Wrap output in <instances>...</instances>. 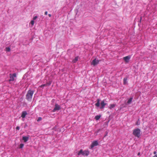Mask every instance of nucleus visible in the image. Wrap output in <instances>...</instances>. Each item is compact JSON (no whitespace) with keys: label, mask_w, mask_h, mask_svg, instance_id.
<instances>
[{"label":"nucleus","mask_w":157,"mask_h":157,"mask_svg":"<svg viewBox=\"0 0 157 157\" xmlns=\"http://www.w3.org/2000/svg\"><path fill=\"white\" fill-rule=\"evenodd\" d=\"M98 144L97 141H94L92 143L90 147V148L92 149L94 147L98 145Z\"/></svg>","instance_id":"39448f33"},{"label":"nucleus","mask_w":157,"mask_h":157,"mask_svg":"<svg viewBox=\"0 0 157 157\" xmlns=\"http://www.w3.org/2000/svg\"><path fill=\"white\" fill-rule=\"evenodd\" d=\"M127 78H124L123 79L124 84L125 85L127 83Z\"/></svg>","instance_id":"f3484780"},{"label":"nucleus","mask_w":157,"mask_h":157,"mask_svg":"<svg viewBox=\"0 0 157 157\" xmlns=\"http://www.w3.org/2000/svg\"><path fill=\"white\" fill-rule=\"evenodd\" d=\"M140 133L141 131L138 128L135 129L133 130V134L135 137L139 138L140 136Z\"/></svg>","instance_id":"f03ea898"},{"label":"nucleus","mask_w":157,"mask_h":157,"mask_svg":"<svg viewBox=\"0 0 157 157\" xmlns=\"http://www.w3.org/2000/svg\"><path fill=\"white\" fill-rule=\"evenodd\" d=\"M157 153V152L156 151H154L153 152V154L155 155H156V154Z\"/></svg>","instance_id":"bb28decb"},{"label":"nucleus","mask_w":157,"mask_h":157,"mask_svg":"<svg viewBox=\"0 0 157 157\" xmlns=\"http://www.w3.org/2000/svg\"><path fill=\"white\" fill-rule=\"evenodd\" d=\"M153 157H157V154L155 155Z\"/></svg>","instance_id":"c85d7f7f"},{"label":"nucleus","mask_w":157,"mask_h":157,"mask_svg":"<svg viewBox=\"0 0 157 157\" xmlns=\"http://www.w3.org/2000/svg\"><path fill=\"white\" fill-rule=\"evenodd\" d=\"M107 133L105 134V136H104V137H105V136L107 135Z\"/></svg>","instance_id":"7c9ffc66"},{"label":"nucleus","mask_w":157,"mask_h":157,"mask_svg":"<svg viewBox=\"0 0 157 157\" xmlns=\"http://www.w3.org/2000/svg\"><path fill=\"white\" fill-rule=\"evenodd\" d=\"M47 86V84H43V85H41L40 86V87H44L45 86Z\"/></svg>","instance_id":"b1692460"},{"label":"nucleus","mask_w":157,"mask_h":157,"mask_svg":"<svg viewBox=\"0 0 157 157\" xmlns=\"http://www.w3.org/2000/svg\"><path fill=\"white\" fill-rule=\"evenodd\" d=\"M19 129H20V127H19V126H17V127H16V130H19Z\"/></svg>","instance_id":"a878e982"},{"label":"nucleus","mask_w":157,"mask_h":157,"mask_svg":"<svg viewBox=\"0 0 157 157\" xmlns=\"http://www.w3.org/2000/svg\"><path fill=\"white\" fill-rule=\"evenodd\" d=\"M132 99L133 98L132 97H131L129 98L127 102V104H130L131 103Z\"/></svg>","instance_id":"dca6fc26"},{"label":"nucleus","mask_w":157,"mask_h":157,"mask_svg":"<svg viewBox=\"0 0 157 157\" xmlns=\"http://www.w3.org/2000/svg\"><path fill=\"white\" fill-rule=\"evenodd\" d=\"M116 106V104H111L109 105V108L110 109H112L113 108Z\"/></svg>","instance_id":"f8f14e48"},{"label":"nucleus","mask_w":157,"mask_h":157,"mask_svg":"<svg viewBox=\"0 0 157 157\" xmlns=\"http://www.w3.org/2000/svg\"><path fill=\"white\" fill-rule=\"evenodd\" d=\"M78 56L75 57V58L72 60V63H76V62L78 60Z\"/></svg>","instance_id":"2eb2a0df"},{"label":"nucleus","mask_w":157,"mask_h":157,"mask_svg":"<svg viewBox=\"0 0 157 157\" xmlns=\"http://www.w3.org/2000/svg\"><path fill=\"white\" fill-rule=\"evenodd\" d=\"M29 137L28 136H23L22 137V140L25 142H26L29 140Z\"/></svg>","instance_id":"9b49d317"},{"label":"nucleus","mask_w":157,"mask_h":157,"mask_svg":"<svg viewBox=\"0 0 157 157\" xmlns=\"http://www.w3.org/2000/svg\"><path fill=\"white\" fill-rule=\"evenodd\" d=\"M89 154V151L88 150H85L84 151L82 149L80 150V151L78 152V155H80L81 154L82 155L84 156H88Z\"/></svg>","instance_id":"7ed1b4c3"},{"label":"nucleus","mask_w":157,"mask_h":157,"mask_svg":"<svg viewBox=\"0 0 157 157\" xmlns=\"http://www.w3.org/2000/svg\"><path fill=\"white\" fill-rule=\"evenodd\" d=\"M33 91L31 90H29L26 95V99L28 101H31L32 99V96L33 95Z\"/></svg>","instance_id":"f257e3e1"},{"label":"nucleus","mask_w":157,"mask_h":157,"mask_svg":"<svg viewBox=\"0 0 157 157\" xmlns=\"http://www.w3.org/2000/svg\"><path fill=\"white\" fill-rule=\"evenodd\" d=\"M99 62V60L98 59H97L96 58H95L92 61L91 63L92 65H93L94 66L97 65L98 63Z\"/></svg>","instance_id":"20e7f679"},{"label":"nucleus","mask_w":157,"mask_h":157,"mask_svg":"<svg viewBox=\"0 0 157 157\" xmlns=\"http://www.w3.org/2000/svg\"><path fill=\"white\" fill-rule=\"evenodd\" d=\"M60 106L57 104L56 103L55 105V107L52 110V112H55L57 110H60Z\"/></svg>","instance_id":"423d86ee"},{"label":"nucleus","mask_w":157,"mask_h":157,"mask_svg":"<svg viewBox=\"0 0 157 157\" xmlns=\"http://www.w3.org/2000/svg\"><path fill=\"white\" fill-rule=\"evenodd\" d=\"M34 20H33L31 21L29 23V26L31 27H32L33 25H34Z\"/></svg>","instance_id":"4468645a"},{"label":"nucleus","mask_w":157,"mask_h":157,"mask_svg":"<svg viewBox=\"0 0 157 157\" xmlns=\"http://www.w3.org/2000/svg\"><path fill=\"white\" fill-rule=\"evenodd\" d=\"M16 76V75L15 73H14L12 75L10 74V78L9 80V81H13L14 80V78Z\"/></svg>","instance_id":"6e6552de"},{"label":"nucleus","mask_w":157,"mask_h":157,"mask_svg":"<svg viewBox=\"0 0 157 157\" xmlns=\"http://www.w3.org/2000/svg\"><path fill=\"white\" fill-rule=\"evenodd\" d=\"M38 17L37 16H34L33 17V20H36Z\"/></svg>","instance_id":"5701e85b"},{"label":"nucleus","mask_w":157,"mask_h":157,"mask_svg":"<svg viewBox=\"0 0 157 157\" xmlns=\"http://www.w3.org/2000/svg\"><path fill=\"white\" fill-rule=\"evenodd\" d=\"M52 83V81H49L48 82L46 83V84H47V86H49Z\"/></svg>","instance_id":"6ab92c4d"},{"label":"nucleus","mask_w":157,"mask_h":157,"mask_svg":"<svg viewBox=\"0 0 157 157\" xmlns=\"http://www.w3.org/2000/svg\"><path fill=\"white\" fill-rule=\"evenodd\" d=\"M42 118L41 117H38V119L37 120V121L39 122L42 120Z\"/></svg>","instance_id":"393cba45"},{"label":"nucleus","mask_w":157,"mask_h":157,"mask_svg":"<svg viewBox=\"0 0 157 157\" xmlns=\"http://www.w3.org/2000/svg\"><path fill=\"white\" fill-rule=\"evenodd\" d=\"M140 124V121H139V119L138 120V121H137V122H136V125H139Z\"/></svg>","instance_id":"412c9836"},{"label":"nucleus","mask_w":157,"mask_h":157,"mask_svg":"<svg viewBox=\"0 0 157 157\" xmlns=\"http://www.w3.org/2000/svg\"><path fill=\"white\" fill-rule=\"evenodd\" d=\"M47 14H48V12H47V11H45V12L44 14H45V15H47Z\"/></svg>","instance_id":"cd10ccee"},{"label":"nucleus","mask_w":157,"mask_h":157,"mask_svg":"<svg viewBox=\"0 0 157 157\" xmlns=\"http://www.w3.org/2000/svg\"><path fill=\"white\" fill-rule=\"evenodd\" d=\"M101 117V115H97V116H95V119L96 120H98Z\"/></svg>","instance_id":"a211bd4d"},{"label":"nucleus","mask_w":157,"mask_h":157,"mask_svg":"<svg viewBox=\"0 0 157 157\" xmlns=\"http://www.w3.org/2000/svg\"><path fill=\"white\" fill-rule=\"evenodd\" d=\"M24 146V144H21L20 145V148H23V147Z\"/></svg>","instance_id":"4be33fe9"},{"label":"nucleus","mask_w":157,"mask_h":157,"mask_svg":"<svg viewBox=\"0 0 157 157\" xmlns=\"http://www.w3.org/2000/svg\"><path fill=\"white\" fill-rule=\"evenodd\" d=\"M131 58V56L129 55L127 56L124 57L123 59L124 60L126 63H128L129 62V59Z\"/></svg>","instance_id":"0eeeda50"},{"label":"nucleus","mask_w":157,"mask_h":157,"mask_svg":"<svg viewBox=\"0 0 157 157\" xmlns=\"http://www.w3.org/2000/svg\"><path fill=\"white\" fill-rule=\"evenodd\" d=\"M10 48L9 47H7L6 48V52H10Z\"/></svg>","instance_id":"aec40b11"},{"label":"nucleus","mask_w":157,"mask_h":157,"mask_svg":"<svg viewBox=\"0 0 157 157\" xmlns=\"http://www.w3.org/2000/svg\"><path fill=\"white\" fill-rule=\"evenodd\" d=\"M106 105V103H105L104 100L102 101L100 103L101 107L100 109H102L104 108L105 106Z\"/></svg>","instance_id":"1a4fd4ad"},{"label":"nucleus","mask_w":157,"mask_h":157,"mask_svg":"<svg viewBox=\"0 0 157 157\" xmlns=\"http://www.w3.org/2000/svg\"><path fill=\"white\" fill-rule=\"evenodd\" d=\"M48 16L49 17H51V15L50 14H49L48 15Z\"/></svg>","instance_id":"c756f323"},{"label":"nucleus","mask_w":157,"mask_h":157,"mask_svg":"<svg viewBox=\"0 0 157 157\" xmlns=\"http://www.w3.org/2000/svg\"><path fill=\"white\" fill-rule=\"evenodd\" d=\"M27 115V113L26 112V111H23L22 112L21 117L23 118H24Z\"/></svg>","instance_id":"9d476101"},{"label":"nucleus","mask_w":157,"mask_h":157,"mask_svg":"<svg viewBox=\"0 0 157 157\" xmlns=\"http://www.w3.org/2000/svg\"><path fill=\"white\" fill-rule=\"evenodd\" d=\"M100 100L99 99H98L97 100V102L95 104V106L97 107H98L100 106Z\"/></svg>","instance_id":"ddd939ff"}]
</instances>
